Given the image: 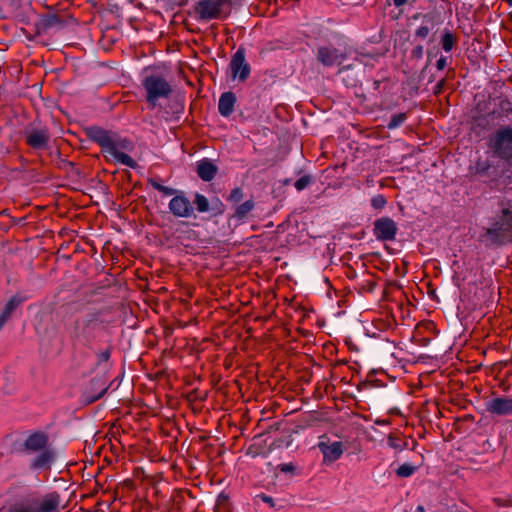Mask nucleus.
Wrapping results in <instances>:
<instances>
[{
    "label": "nucleus",
    "mask_w": 512,
    "mask_h": 512,
    "mask_svg": "<svg viewBox=\"0 0 512 512\" xmlns=\"http://www.w3.org/2000/svg\"><path fill=\"white\" fill-rule=\"evenodd\" d=\"M373 234L380 241H393L396 238L398 227L389 217H381L374 221Z\"/></svg>",
    "instance_id": "10"
},
{
    "label": "nucleus",
    "mask_w": 512,
    "mask_h": 512,
    "mask_svg": "<svg viewBox=\"0 0 512 512\" xmlns=\"http://www.w3.org/2000/svg\"><path fill=\"white\" fill-rule=\"evenodd\" d=\"M6 322H7V320L4 319L2 316H0V330L4 327Z\"/></svg>",
    "instance_id": "43"
},
{
    "label": "nucleus",
    "mask_w": 512,
    "mask_h": 512,
    "mask_svg": "<svg viewBox=\"0 0 512 512\" xmlns=\"http://www.w3.org/2000/svg\"><path fill=\"white\" fill-rule=\"evenodd\" d=\"M255 202L252 199L246 200L242 204L238 205L233 214V218L237 220H243L247 215L254 209Z\"/></svg>",
    "instance_id": "18"
},
{
    "label": "nucleus",
    "mask_w": 512,
    "mask_h": 512,
    "mask_svg": "<svg viewBox=\"0 0 512 512\" xmlns=\"http://www.w3.org/2000/svg\"><path fill=\"white\" fill-rule=\"evenodd\" d=\"M489 147L493 153L504 160H512V128L503 127L498 129L489 140Z\"/></svg>",
    "instance_id": "7"
},
{
    "label": "nucleus",
    "mask_w": 512,
    "mask_h": 512,
    "mask_svg": "<svg viewBox=\"0 0 512 512\" xmlns=\"http://www.w3.org/2000/svg\"><path fill=\"white\" fill-rule=\"evenodd\" d=\"M389 3H392L395 7L399 8L403 5L410 3L411 0H387Z\"/></svg>",
    "instance_id": "39"
},
{
    "label": "nucleus",
    "mask_w": 512,
    "mask_h": 512,
    "mask_svg": "<svg viewBox=\"0 0 512 512\" xmlns=\"http://www.w3.org/2000/svg\"><path fill=\"white\" fill-rule=\"evenodd\" d=\"M376 281L373 279L372 276H368L367 279H363L360 282L357 283L358 289L361 293H371L376 288Z\"/></svg>",
    "instance_id": "24"
},
{
    "label": "nucleus",
    "mask_w": 512,
    "mask_h": 512,
    "mask_svg": "<svg viewBox=\"0 0 512 512\" xmlns=\"http://www.w3.org/2000/svg\"><path fill=\"white\" fill-rule=\"evenodd\" d=\"M26 36H27V40L30 41V42L40 43L43 46H49L50 45L49 43H47L44 40H42L43 34H38V33L26 34Z\"/></svg>",
    "instance_id": "34"
},
{
    "label": "nucleus",
    "mask_w": 512,
    "mask_h": 512,
    "mask_svg": "<svg viewBox=\"0 0 512 512\" xmlns=\"http://www.w3.org/2000/svg\"><path fill=\"white\" fill-rule=\"evenodd\" d=\"M193 203L195 204L196 210L199 213L207 212L210 209V205H209L208 199L204 195H202L200 193H196L195 194Z\"/></svg>",
    "instance_id": "23"
},
{
    "label": "nucleus",
    "mask_w": 512,
    "mask_h": 512,
    "mask_svg": "<svg viewBox=\"0 0 512 512\" xmlns=\"http://www.w3.org/2000/svg\"><path fill=\"white\" fill-rule=\"evenodd\" d=\"M312 182V178L311 176L309 175H304L302 177H300L294 184L295 188L298 190V191H302L304 190L305 188H307L310 183Z\"/></svg>",
    "instance_id": "30"
},
{
    "label": "nucleus",
    "mask_w": 512,
    "mask_h": 512,
    "mask_svg": "<svg viewBox=\"0 0 512 512\" xmlns=\"http://www.w3.org/2000/svg\"><path fill=\"white\" fill-rule=\"evenodd\" d=\"M387 444L398 452L403 451L407 447V442L397 433H390L388 435Z\"/></svg>",
    "instance_id": "19"
},
{
    "label": "nucleus",
    "mask_w": 512,
    "mask_h": 512,
    "mask_svg": "<svg viewBox=\"0 0 512 512\" xmlns=\"http://www.w3.org/2000/svg\"><path fill=\"white\" fill-rule=\"evenodd\" d=\"M417 511H418V512H425V509H424V507H423V506L419 505V506L417 507Z\"/></svg>",
    "instance_id": "45"
},
{
    "label": "nucleus",
    "mask_w": 512,
    "mask_h": 512,
    "mask_svg": "<svg viewBox=\"0 0 512 512\" xmlns=\"http://www.w3.org/2000/svg\"><path fill=\"white\" fill-rule=\"evenodd\" d=\"M416 470V466L409 463H404L397 468L396 475L400 478H408L412 476Z\"/></svg>",
    "instance_id": "25"
},
{
    "label": "nucleus",
    "mask_w": 512,
    "mask_h": 512,
    "mask_svg": "<svg viewBox=\"0 0 512 512\" xmlns=\"http://www.w3.org/2000/svg\"><path fill=\"white\" fill-rule=\"evenodd\" d=\"M214 512H232L229 498L225 494H220L217 497Z\"/></svg>",
    "instance_id": "22"
},
{
    "label": "nucleus",
    "mask_w": 512,
    "mask_h": 512,
    "mask_svg": "<svg viewBox=\"0 0 512 512\" xmlns=\"http://www.w3.org/2000/svg\"><path fill=\"white\" fill-rule=\"evenodd\" d=\"M243 197H244V193H243L242 188L236 187L230 192L227 200L230 202H233V203H238L243 199Z\"/></svg>",
    "instance_id": "29"
},
{
    "label": "nucleus",
    "mask_w": 512,
    "mask_h": 512,
    "mask_svg": "<svg viewBox=\"0 0 512 512\" xmlns=\"http://www.w3.org/2000/svg\"><path fill=\"white\" fill-rule=\"evenodd\" d=\"M379 85H380V82H379V81H374L375 89H378V88H379Z\"/></svg>",
    "instance_id": "47"
},
{
    "label": "nucleus",
    "mask_w": 512,
    "mask_h": 512,
    "mask_svg": "<svg viewBox=\"0 0 512 512\" xmlns=\"http://www.w3.org/2000/svg\"><path fill=\"white\" fill-rule=\"evenodd\" d=\"M446 65L447 59L444 56H441L436 62V67L438 70H443L446 67Z\"/></svg>",
    "instance_id": "38"
},
{
    "label": "nucleus",
    "mask_w": 512,
    "mask_h": 512,
    "mask_svg": "<svg viewBox=\"0 0 512 512\" xmlns=\"http://www.w3.org/2000/svg\"><path fill=\"white\" fill-rule=\"evenodd\" d=\"M230 69L233 78L238 77L240 81H245L250 74V66L245 62V53L243 49H238L232 56Z\"/></svg>",
    "instance_id": "13"
},
{
    "label": "nucleus",
    "mask_w": 512,
    "mask_h": 512,
    "mask_svg": "<svg viewBox=\"0 0 512 512\" xmlns=\"http://www.w3.org/2000/svg\"><path fill=\"white\" fill-rule=\"evenodd\" d=\"M229 0H201L196 6V13L202 19L222 18L228 15Z\"/></svg>",
    "instance_id": "8"
},
{
    "label": "nucleus",
    "mask_w": 512,
    "mask_h": 512,
    "mask_svg": "<svg viewBox=\"0 0 512 512\" xmlns=\"http://www.w3.org/2000/svg\"><path fill=\"white\" fill-rule=\"evenodd\" d=\"M346 55L336 48L320 47L317 53V59L325 66L341 64Z\"/></svg>",
    "instance_id": "14"
},
{
    "label": "nucleus",
    "mask_w": 512,
    "mask_h": 512,
    "mask_svg": "<svg viewBox=\"0 0 512 512\" xmlns=\"http://www.w3.org/2000/svg\"><path fill=\"white\" fill-rule=\"evenodd\" d=\"M218 172V167L208 159H204L198 162L197 174L206 182L213 180Z\"/></svg>",
    "instance_id": "16"
},
{
    "label": "nucleus",
    "mask_w": 512,
    "mask_h": 512,
    "mask_svg": "<svg viewBox=\"0 0 512 512\" xmlns=\"http://www.w3.org/2000/svg\"><path fill=\"white\" fill-rule=\"evenodd\" d=\"M145 98L150 107L155 108L159 99H167L173 92L170 83L159 74H146L142 80Z\"/></svg>",
    "instance_id": "5"
},
{
    "label": "nucleus",
    "mask_w": 512,
    "mask_h": 512,
    "mask_svg": "<svg viewBox=\"0 0 512 512\" xmlns=\"http://www.w3.org/2000/svg\"><path fill=\"white\" fill-rule=\"evenodd\" d=\"M417 32H419V33L427 32V28L421 27Z\"/></svg>",
    "instance_id": "46"
},
{
    "label": "nucleus",
    "mask_w": 512,
    "mask_h": 512,
    "mask_svg": "<svg viewBox=\"0 0 512 512\" xmlns=\"http://www.w3.org/2000/svg\"><path fill=\"white\" fill-rule=\"evenodd\" d=\"M106 391H107V388H103L99 394L89 398V403H93V402L97 401L98 399H100L106 393Z\"/></svg>",
    "instance_id": "40"
},
{
    "label": "nucleus",
    "mask_w": 512,
    "mask_h": 512,
    "mask_svg": "<svg viewBox=\"0 0 512 512\" xmlns=\"http://www.w3.org/2000/svg\"><path fill=\"white\" fill-rule=\"evenodd\" d=\"M22 450L27 454H36L29 463L32 471L50 470L57 459L48 433L42 430L31 431L22 443Z\"/></svg>",
    "instance_id": "1"
},
{
    "label": "nucleus",
    "mask_w": 512,
    "mask_h": 512,
    "mask_svg": "<svg viewBox=\"0 0 512 512\" xmlns=\"http://www.w3.org/2000/svg\"><path fill=\"white\" fill-rule=\"evenodd\" d=\"M59 503V495L53 492L46 494L42 500L32 499L27 504H14L8 512H54L57 510Z\"/></svg>",
    "instance_id": "6"
},
{
    "label": "nucleus",
    "mask_w": 512,
    "mask_h": 512,
    "mask_svg": "<svg viewBox=\"0 0 512 512\" xmlns=\"http://www.w3.org/2000/svg\"><path fill=\"white\" fill-rule=\"evenodd\" d=\"M479 241L486 247L512 244V206L504 207L492 218L490 226L483 228Z\"/></svg>",
    "instance_id": "2"
},
{
    "label": "nucleus",
    "mask_w": 512,
    "mask_h": 512,
    "mask_svg": "<svg viewBox=\"0 0 512 512\" xmlns=\"http://www.w3.org/2000/svg\"><path fill=\"white\" fill-rule=\"evenodd\" d=\"M110 36V34H101V37L98 39L99 44L104 50H108L111 44L115 41V39Z\"/></svg>",
    "instance_id": "33"
},
{
    "label": "nucleus",
    "mask_w": 512,
    "mask_h": 512,
    "mask_svg": "<svg viewBox=\"0 0 512 512\" xmlns=\"http://www.w3.org/2000/svg\"><path fill=\"white\" fill-rule=\"evenodd\" d=\"M407 119L406 113H398L391 116V119L389 123L387 124V127L389 129H395L399 127L405 120Z\"/></svg>",
    "instance_id": "27"
},
{
    "label": "nucleus",
    "mask_w": 512,
    "mask_h": 512,
    "mask_svg": "<svg viewBox=\"0 0 512 512\" xmlns=\"http://www.w3.org/2000/svg\"><path fill=\"white\" fill-rule=\"evenodd\" d=\"M445 83H446L445 79H441V80H439L437 82V84L435 85V88H434V94L435 95H440L443 92V89L445 87Z\"/></svg>",
    "instance_id": "36"
},
{
    "label": "nucleus",
    "mask_w": 512,
    "mask_h": 512,
    "mask_svg": "<svg viewBox=\"0 0 512 512\" xmlns=\"http://www.w3.org/2000/svg\"><path fill=\"white\" fill-rule=\"evenodd\" d=\"M247 455H251L252 457H256L257 456V452L254 450V446H250L247 449Z\"/></svg>",
    "instance_id": "41"
},
{
    "label": "nucleus",
    "mask_w": 512,
    "mask_h": 512,
    "mask_svg": "<svg viewBox=\"0 0 512 512\" xmlns=\"http://www.w3.org/2000/svg\"><path fill=\"white\" fill-rule=\"evenodd\" d=\"M457 42L456 34H444L442 38V48L449 52Z\"/></svg>",
    "instance_id": "28"
},
{
    "label": "nucleus",
    "mask_w": 512,
    "mask_h": 512,
    "mask_svg": "<svg viewBox=\"0 0 512 512\" xmlns=\"http://www.w3.org/2000/svg\"><path fill=\"white\" fill-rule=\"evenodd\" d=\"M293 467L291 465H285L283 468H282V471H289V470H292Z\"/></svg>",
    "instance_id": "44"
},
{
    "label": "nucleus",
    "mask_w": 512,
    "mask_h": 512,
    "mask_svg": "<svg viewBox=\"0 0 512 512\" xmlns=\"http://www.w3.org/2000/svg\"><path fill=\"white\" fill-rule=\"evenodd\" d=\"M169 210L175 217L189 218L194 216L191 201L182 193L175 195L169 202Z\"/></svg>",
    "instance_id": "12"
},
{
    "label": "nucleus",
    "mask_w": 512,
    "mask_h": 512,
    "mask_svg": "<svg viewBox=\"0 0 512 512\" xmlns=\"http://www.w3.org/2000/svg\"><path fill=\"white\" fill-rule=\"evenodd\" d=\"M112 353V347L109 346L105 350L97 353V364L100 365L102 362H108Z\"/></svg>",
    "instance_id": "32"
},
{
    "label": "nucleus",
    "mask_w": 512,
    "mask_h": 512,
    "mask_svg": "<svg viewBox=\"0 0 512 512\" xmlns=\"http://www.w3.org/2000/svg\"><path fill=\"white\" fill-rule=\"evenodd\" d=\"M486 410L496 415H512V398L497 397L486 404Z\"/></svg>",
    "instance_id": "15"
},
{
    "label": "nucleus",
    "mask_w": 512,
    "mask_h": 512,
    "mask_svg": "<svg viewBox=\"0 0 512 512\" xmlns=\"http://www.w3.org/2000/svg\"><path fill=\"white\" fill-rule=\"evenodd\" d=\"M257 498L261 499V501L268 504L272 508L275 506L273 498L264 493L257 495Z\"/></svg>",
    "instance_id": "35"
},
{
    "label": "nucleus",
    "mask_w": 512,
    "mask_h": 512,
    "mask_svg": "<svg viewBox=\"0 0 512 512\" xmlns=\"http://www.w3.org/2000/svg\"><path fill=\"white\" fill-rule=\"evenodd\" d=\"M471 45L474 47L475 52L482 53L485 48L488 47V44L485 43L488 34H473Z\"/></svg>",
    "instance_id": "21"
},
{
    "label": "nucleus",
    "mask_w": 512,
    "mask_h": 512,
    "mask_svg": "<svg viewBox=\"0 0 512 512\" xmlns=\"http://www.w3.org/2000/svg\"><path fill=\"white\" fill-rule=\"evenodd\" d=\"M102 331H104V326L101 313L94 311L74 320L70 330V339L87 348H92Z\"/></svg>",
    "instance_id": "4"
},
{
    "label": "nucleus",
    "mask_w": 512,
    "mask_h": 512,
    "mask_svg": "<svg viewBox=\"0 0 512 512\" xmlns=\"http://www.w3.org/2000/svg\"><path fill=\"white\" fill-rule=\"evenodd\" d=\"M26 144L34 150H44L48 148L50 141V132L48 128H30L24 132Z\"/></svg>",
    "instance_id": "11"
},
{
    "label": "nucleus",
    "mask_w": 512,
    "mask_h": 512,
    "mask_svg": "<svg viewBox=\"0 0 512 512\" xmlns=\"http://www.w3.org/2000/svg\"><path fill=\"white\" fill-rule=\"evenodd\" d=\"M236 96L233 92H225L220 96L218 103L219 113L224 117H229L234 111Z\"/></svg>",
    "instance_id": "17"
},
{
    "label": "nucleus",
    "mask_w": 512,
    "mask_h": 512,
    "mask_svg": "<svg viewBox=\"0 0 512 512\" xmlns=\"http://www.w3.org/2000/svg\"><path fill=\"white\" fill-rule=\"evenodd\" d=\"M86 134L90 140L97 143L102 151L108 153L117 162L130 167L136 168L137 162L128 154L120 151V149H127L130 142L126 139H115L114 134L98 126H91L86 129Z\"/></svg>",
    "instance_id": "3"
},
{
    "label": "nucleus",
    "mask_w": 512,
    "mask_h": 512,
    "mask_svg": "<svg viewBox=\"0 0 512 512\" xmlns=\"http://www.w3.org/2000/svg\"><path fill=\"white\" fill-rule=\"evenodd\" d=\"M149 184L154 188L156 189L157 191L163 193L164 195L166 196H172V195H177L178 192L177 190L171 188V187H167V186H164L162 184H160L157 180L155 179H149L148 180Z\"/></svg>",
    "instance_id": "26"
},
{
    "label": "nucleus",
    "mask_w": 512,
    "mask_h": 512,
    "mask_svg": "<svg viewBox=\"0 0 512 512\" xmlns=\"http://www.w3.org/2000/svg\"><path fill=\"white\" fill-rule=\"evenodd\" d=\"M317 447L323 454V463H333L337 461L344 452L343 443L341 441L331 442L327 435L319 437Z\"/></svg>",
    "instance_id": "9"
},
{
    "label": "nucleus",
    "mask_w": 512,
    "mask_h": 512,
    "mask_svg": "<svg viewBox=\"0 0 512 512\" xmlns=\"http://www.w3.org/2000/svg\"><path fill=\"white\" fill-rule=\"evenodd\" d=\"M216 209L218 210L219 213H222L223 212V204L221 201H217V207Z\"/></svg>",
    "instance_id": "42"
},
{
    "label": "nucleus",
    "mask_w": 512,
    "mask_h": 512,
    "mask_svg": "<svg viewBox=\"0 0 512 512\" xmlns=\"http://www.w3.org/2000/svg\"><path fill=\"white\" fill-rule=\"evenodd\" d=\"M423 55V47L421 45H417L412 50V56L415 58H421Z\"/></svg>",
    "instance_id": "37"
},
{
    "label": "nucleus",
    "mask_w": 512,
    "mask_h": 512,
    "mask_svg": "<svg viewBox=\"0 0 512 512\" xmlns=\"http://www.w3.org/2000/svg\"><path fill=\"white\" fill-rule=\"evenodd\" d=\"M386 203H387L386 198L381 194H378V195L372 197V199H371V205L376 210L383 209L385 207Z\"/></svg>",
    "instance_id": "31"
},
{
    "label": "nucleus",
    "mask_w": 512,
    "mask_h": 512,
    "mask_svg": "<svg viewBox=\"0 0 512 512\" xmlns=\"http://www.w3.org/2000/svg\"><path fill=\"white\" fill-rule=\"evenodd\" d=\"M21 304V299L17 296H12L9 301L4 306L0 316H2L7 321L11 318L13 312L17 309V307Z\"/></svg>",
    "instance_id": "20"
}]
</instances>
